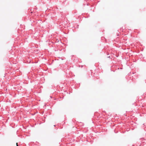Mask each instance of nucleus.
Segmentation results:
<instances>
[{"label":"nucleus","instance_id":"f257e3e1","mask_svg":"<svg viewBox=\"0 0 146 146\" xmlns=\"http://www.w3.org/2000/svg\"><path fill=\"white\" fill-rule=\"evenodd\" d=\"M16 145L17 146H18V143H16Z\"/></svg>","mask_w":146,"mask_h":146}]
</instances>
